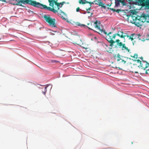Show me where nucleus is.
Returning a JSON list of instances; mask_svg holds the SVG:
<instances>
[{
  "label": "nucleus",
  "instance_id": "1",
  "mask_svg": "<svg viewBox=\"0 0 149 149\" xmlns=\"http://www.w3.org/2000/svg\"><path fill=\"white\" fill-rule=\"evenodd\" d=\"M7 3L20 6H22V3L27 4L35 7H39V6H42L40 3L32 0H7Z\"/></svg>",
  "mask_w": 149,
  "mask_h": 149
},
{
  "label": "nucleus",
  "instance_id": "2",
  "mask_svg": "<svg viewBox=\"0 0 149 149\" xmlns=\"http://www.w3.org/2000/svg\"><path fill=\"white\" fill-rule=\"evenodd\" d=\"M114 43L111 45V43H110V46L117 49L119 47L121 49L123 52L126 54H128L131 53L130 49L126 47L125 44H123L120 42L119 39L116 40L115 41H114Z\"/></svg>",
  "mask_w": 149,
  "mask_h": 149
},
{
  "label": "nucleus",
  "instance_id": "3",
  "mask_svg": "<svg viewBox=\"0 0 149 149\" xmlns=\"http://www.w3.org/2000/svg\"><path fill=\"white\" fill-rule=\"evenodd\" d=\"M93 25L94 26L95 25V27L99 30V31L101 33H104L106 35V39L109 43H111V45H112L113 43H114L113 40L115 38L116 34H115L112 35L111 34L112 33L111 32H110L107 33L104 30L100 29L99 26L98 25V22L97 21H96L94 23Z\"/></svg>",
  "mask_w": 149,
  "mask_h": 149
},
{
  "label": "nucleus",
  "instance_id": "4",
  "mask_svg": "<svg viewBox=\"0 0 149 149\" xmlns=\"http://www.w3.org/2000/svg\"><path fill=\"white\" fill-rule=\"evenodd\" d=\"M49 2V6H51L52 7V8L50 7H48L46 5H44L40 3V4L42 5V6H39V7H37V8H40L41 9H46L48 10L53 12L54 13H56L57 12V10H55L54 8V4L55 5V3L57 2V1H55L54 0H48Z\"/></svg>",
  "mask_w": 149,
  "mask_h": 149
},
{
  "label": "nucleus",
  "instance_id": "5",
  "mask_svg": "<svg viewBox=\"0 0 149 149\" xmlns=\"http://www.w3.org/2000/svg\"><path fill=\"white\" fill-rule=\"evenodd\" d=\"M44 18L50 25L53 27L56 26L55 23L56 20L55 19H52L49 15H45Z\"/></svg>",
  "mask_w": 149,
  "mask_h": 149
},
{
  "label": "nucleus",
  "instance_id": "6",
  "mask_svg": "<svg viewBox=\"0 0 149 149\" xmlns=\"http://www.w3.org/2000/svg\"><path fill=\"white\" fill-rule=\"evenodd\" d=\"M133 15H130V17L133 20V23L138 26H139L141 25V22L140 21V16L136 17V16H133L135 15V13L133 12L132 13Z\"/></svg>",
  "mask_w": 149,
  "mask_h": 149
},
{
  "label": "nucleus",
  "instance_id": "7",
  "mask_svg": "<svg viewBox=\"0 0 149 149\" xmlns=\"http://www.w3.org/2000/svg\"><path fill=\"white\" fill-rule=\"evenodd\" d=\"M136 61L137 63L140 64L139 66L140 68L143 69L144 70L148 67H149V63H148L146 61H141L139 60H136Z\"/></svg>",
  "mask_w": 149,
  "mask_h": 149
},
{
  "label": "nucleus",
  "instance_id": "8",
  "mask_svg": "<svg viewBox=\"0 0 149 149\" xmlns=\"http://www.w3.org/2000/svg\"><path fill=\"white\" fill-rule=\"evenodd\" d=\"M139 18L140 19L141 22L144 23L146 22L149 23V15H148L142 14Z\"/></svg>",
  "mask_w": 149,
  "mask_h": 149
},
{
  "label": "nucleus",
  "instance_id": "9",
  "mask_svg": "<svg viewBox=\"0 0 149 149\" xmlns=\"http://www.w3.org/2000/svg\"><path fill=\"white\" fill-rule=\"evenodd\" d=\"M114 58L116 60L118 63L124 64L126 62V61L121 58L119 54H118L117 55H115Z\"/></svg>",
  "mask_w": 149,
  "mask_h": 149
},
{
  "label": "nucleus",
  "instance_id": "10",
  "mask_svg": "<svg viewBox=\"0 0 149 149\" xmlns=\"http://www.w3.org/2000/svg\"><path fill=\"white\" fill-rule=\"evenodd\" d=\"M141 5L145 6L146 8L149 9V0H144L142 1Z\"/></svg>",
  "mask_w": 149,
  "mask_h": 149
},
{
  "label": "nucleus",
  "instance_id": "11",
  "mask_svg": "<svg viewBox=\"0 0 149 149\" xmlns=\"http://www.w3.org/2000/svg\"><path fill=\"white\" fill-rule=\"evenodd\" d=\"M72 42L74 43L77 44L80 40V37L79 36H75L73 38Z\"/></svg>",
  "mask_w": 149,
  "mask_h": 149
},
{
  "label": "nucleus",
  "instance_id": "12",
  "mask_svg": "<svg viewBox=\"0 0 149 149\" xmlns=\"http://www.w3.org/2000/svg\"><path fill=\"white\" fill-rule=\"evenodd\" d=\"M125 33L123 31H118L117 33H115V34H116V36L117 35L122 38H124Z\"/></svg>",
  "mask_w": 149,
  "mask_h": 149
},
{
  "label": "nucleus",
  "instance_id": "13",
  "mask_svg": "<svg viewBox=\"0 0 149 149\" xmlns=\"http://www.w3.org/2000/svg\"><path fill=\"white\" fill-rule=\"evenodd\" d=\"M96 21H97V20H96L95 22H94V23H93H93H88L87 24V25L88 26H86L85 27H88L89 29H91V30H93L92 28H93V27H95V28H96L95 26V25H93L94 24V23H95Z\"/></svg>",
  "mask_w": 149,
  "mask_h": 149
},
{
  "label": "nucleus",
  "instance_id": "14",
  "mask_svg": "<svg viewBox=\"0 0 149 149\" xmlns=\"http://www.w3.org/2000/svg\"><path fill=\"white\" fill-rule=\"evenodd\" d=\"M137 38L139 40L143 41H145V39L144 38L143 36H141L140 34H137Z\"/></svg>",
  "mask_w": 149,
  "mask_h": 149
},
{
  "label": "nucleus",
  "instance_id": "15",
  "mask_svg": "<svg viewBox=\"0 0 149 149\" xmlns=\"http://www.w3.org/2000/svg\"><path fill=\"white\" fill-rule=\"evenodd\" d=\"M106 46L107 48H106V49L107 52L109 53H112V52L113 51V49L111 47H108L107 45H106Z\"/></svg>",
  "mask_w": 149,
  "mask_h": 149
},
{
  "label": "nucleus",
  "instance_id": "16",
  "mask_svg": "<svg viewBox=\"0 0 149 149\" xmlns=\"http://www.w3.org/2000/svg\"><path fill=\"white\" fill-rule=\"evenodd\" d=\"M135 35V34H131L128 37V39L131 40V41H132L134 39V38H133V37Z\"/></svg>",
  "mask_w": 149,
  "mask_h": 149
},
{
  "label": "nucleus",
  "instance_id": "17",
  "mask_svg": "<svg viewBox=\"0 0 149 149\" xmlns=\"http://www.w3.org/2000/svg\"><path fill=\"white\" fill-rule=\"evenodd\" d=\"M98 5L99 6H101L104 8H106L105 6H104V4L102 2H100L99 3Z\"/></svg>",
  "mask_w": 149,
  "mask_h": 149
},
{
  "label": "nucleus",
  "instance_id": "18",
  "mask_svg": "<svg viewBox=\"0 0 149 149\" xmlns=\"http://www.w3.org/2000/svg\"><path fill=\"white\" fill-rule=\"evenodd\" d=\"M76 25L77 26H80L85 27L86 26L84 24H81L80 23L77 22L76 23Z\"/></svg>",
  "mask_w": 149,
  "mask_h": 149
},
{
  "label": "nucleus",
  "instance_id": "19",
  "mask_svg": "<svg viewBox=\"0 0 149 149\" xmlns=\"http://www.w3.org/2000/svg\"><path fill=\"white\" fill-rule=\"evenodd\" d=\"M55 5L57 6V10H59V7H60L61 6H60V3L57 2L55 3Z\"/></svg>",
  "mask_w": 149,
  "mask_h": 149
},
{
  "label": "nucleus",
  "instance_id": "20",
  "mask_svg": "<svg viewBox=\"0 0 149 149\" xmlns=\"http://www.w3.org/2000/svg\"><path fill=\"white\" fill-rule=\"evenodd\" d=\"M124 38H124V42H125V37H127V38H128V37H129V35H128L127 33H125L124 34Z\"/></svg>",
  "mask_w": 149,
  "mask_h": 149
},
{
  "label": "nucleus",
  "instance_id": "21",
  "mask_svg": "<svg viewBox=\"0 0 149 149\" xmlns=\"http://www.w3.org/2000/svg\"><path fill=\"white\" fill-rule=\"evenodd\" d=\"M111 10H113L114 12H116L118 13H119L120 11V9H117V10H116L115 9L113 8H110Z\"/></svg>",
  "mask_w": 149,
  "mask_h": 149
},
{
  "label": "nucleus",
  "instance_id": "22",
  "mask_svg": "<svg viewBox=\"0 0 149 149\" xmlns=\"http://www.w3.org/2000/svg\"><path fill=\"white\" fill-rule=\"evenodd\" d=\"M85 1L86 0H80L79 1V3L80 4H84L86 3L85 2Z\"/></svg>",
  "mask_w": 149,
  "mask_h": 149
},
{
  "label": "nucleus",
  "instance_id": "23",
  "mask_svg": "<svg viewBox=\"0 0 149 149\" xmlns=\"http://www.w3.org/2000/svg\"><path fill=\"white\" fill-rule=\"evenodd\" d=\"M131 56L134 58H137L138 57V55L137 54H134L133 56L131 55Z\"/></svg>",
  "mask_w": 149,
  "mask_h": 149
},
{
  "label": "nucleus",
  "instance_id": "24",
  "mask_svg": "<svg viewBox=\"0 0 149 149\" xmlns=\"http://www.w3.org/2000/svg\"><path fill=\"white\" fill-rule=\"evenodd\" d=\"M47 86H45V88L44 92L42 91L43 93L45 95L46 92L47 91Z\"/></svg>",
  "mask_w": 149,
  "mask_h": 149
},
{
  "label": "nucleus",
  "instance_id": "25",
  "mask_svg": "<svg viewBox=\"0 0 149 149\" xmlns=\"http://www.w3.org/2000/svg\"><path fill=\"white\" fill-rule=\"evenodd\" d=\"M65 3V2H63L61 3H60V5H61V6L60 7V8L63 5V4L64 3Z\"/></svg>",
  "mask_w": 149,
  "mask_h": 149
},
{
  "label": "nucleus",
  "instance_id": "26",
  "mask_svg": "<svg viewBox=\"0 0 149 149\" xmlns=\"http://www.w3.org/2000/svg\"><path fill=\"white\" fill-rule=\"evenodd\" d=\"M65 3V2H63L61 3H60V5H61V6L60 7V8L63 5V4L64 3Z\"/></svg>",
  "mask_w": 149,
  "mask_h": 149
},
{
  "label": "nucleus",
  "instance_id": "27",
  "mask_svg": "<svg viewBox=\"0 0 149 149\" xmlns=\"http://www.w3.org/2000/svg\"><path fill=\"white\" fill-rule=\"evenodd\" d=\"M80 8L79 7H77L76 9V11L78 12L80 10Z\"/></svg>",
  "mask_w": 149,
  "mask_h": 149
},
{
  "label": "nucleus",
  "instance_id": "28",
  "mask_svg": "<svg viewBox=\"0 0 149 149\" xmlns=\"http://www.w3.org/2000/svg\"><path fill=\"white\" fill-rule=\"evenodd\" d=\"M51 61L52 63H53L57 62L56 61L54 60H52Z\"/></svg>",
  "mask_w": 149,
  "mask_h": 149
},
{
  "label": "nucleus",
  "instance_id": "29",
  "mask_svg": "<svg viewBox=\"0 0 149 149\" xmlns=\"http://www.w3.org/2000/svg\"><path fill=\"white\" fill-rule=\"evenodd\" d=\"M0 1H2V2H6L7 3V0H0Z\"/></svg>",
  "mask_w": 149,
  "mask_h": 149
},
{
  "label": "nucleus",
  "instance_id": "30",
  "mask_svg": "<svg viewBox=\"0 0 149 149\" xmlns=\"http://www.w3.org/2000/svg\"><path fill=\"white\" fill-rule=\"evenodd\" d=\"M146 73L149 74V69L146 70Z\"/></svg>",
  "mask_w": 149,
  "mask_h": 149
},
{
  "label": "nucleus",
  "instance_id": "31",
  "mask_svg": "<svg viewBox=\"0 0 149 149\" xmlns=\"http://www.w3.org/2000/svg\"><path fill=\"white\" fill-rule=\"evenodd\" d=\"M147 38H146V39L147 40H149V35H148L147 36Z\"/></svg>",
  "mask_w": 149,
  "mask_h": 149
},
{
  "label": "nucleus",
  "instance_id": "32",
  "mask_svg": "<svg viewBox=\"0 0 149 149\" xmlns=\"http://www.w3.org/2000/svg\"><path fill=\"white\" fill-rule=\"evenodd\" d=\"M91 9V8H88V9H87L86 10H87V11H88L90 10Z\"/></svg>",
  "mask_w": 149,
  "mask_h": 149
},
{
  "label": "nucleus",
  "instance_id": "33",
  "mask_svg": "<svg viewBox=\"0 0 149 149\" xmlns=\"http://www.w3.org/2000/svg\"><path fill=\"white\" fill-rule=\"evenodd\" d=\"M85 3H90L87 1H85Z\"/></svg>",
  "mask_w": 149,
  "mask_h": 149
},
{
  "label": "nucleus",
  "instance_id": "34",
  "mask_svg": "<svg viewBox=\"0 0 149 149\" xmlns=\"http://www.w3.org/2000/svg\"><path fill=\"white\" fill-rule=\"evenodd\" d=\"M87 12L88 13H91L90 12H89L88 11H87Z\"/></svg>",
  "mask_w": 149,
  "mask_h": 149
},
{
  "label": "nucleus",
  "instance_id": "35",
  "mask_svg": "<svg viewBox=\"0 0 149 149\" xmlns=\"http://www.w3.org/2000/svg\"><path fill=\"white\" fill-rule=\"evenodd\" d=\"M118 1H119V2H122V1L121 0H118Z\"/></svg>",
  "mask_w": 149,
  "mask_h": 149
},
{
  "label": "nucleus",
  "instance_id": "36",
  "mask_svg": "<svg viewBox=\"0 0 149 149\" xmlns=\"http://www.w3.org/2000/svg\"><path fill=\"white\" fill-rule=\"evenodd\" d=\"M140 58H141V59H142L143 60V57H141Z\"/></svg>",
  "mask_w": 149,
  "mask_h": 149
},
{
  "label": "nucleus",
  "instance_id": "37",
  "mask_svg": "<svg viewBox=\"0 0 149 149\" xmlns=\"http://www.w3.org/2000/svg\"><path fill=\"white\" fill-rule=\"evenodd\" d=\"M129 71L130 72H133L132 70H129Z\"/></svg>",
  "mask_w": 149,
  "mask_h": 149
},
{
  "label": "nucleus",
  "instance_id": "38",
  "mask_svg": "<svg viewBox=\"0 0 149 149\" xmlns=\"http://www.w3.org/2000/svg\"><path fill=\"white\" fill-rule=\"evenodd\" d=\"M61 13H63V12H62Z\"/></svg>",
  "mask_w": 149,
  "mask_h": 149
},
{
  "label": "nucleus",
  "instance_id": "39",
  "mask_svg": "<svg viewBox=\"0 0 149 149\" xmlns=\"http://www.w3.org/2000/svg\"><path fill=\"white\" fill-rule=\"evenodd\" d=\"M92 13H91V15H92Z\"/></svg>",
  "mask_w": 149,
  "mask_h": 149
}]
</instances>
